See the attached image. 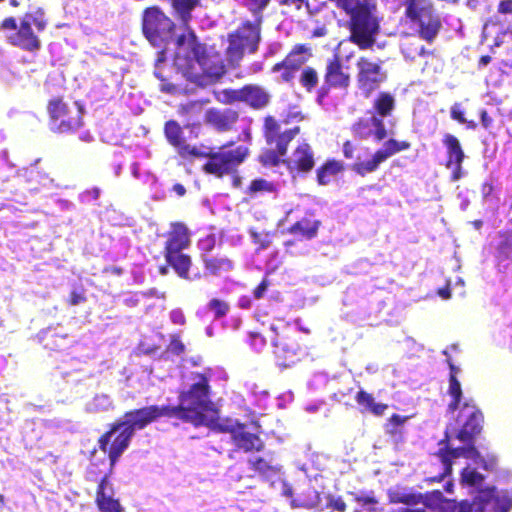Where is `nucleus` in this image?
<instances>
[{"label": "nucleus", "instance_id": "nucleus-1", "mask_svg": "<svg viewBox=\"0 0 512 512\" xmlns=\"http://www.w3.org/2000/svg\"><path fill=\"white\" fill-rule=\"evenodd\" d=\"M174 15L185 28L186 33L176 38L179 50L185 51L182 57L180 52L176 54L175 64L182 71L183 76L194 83H199L201 74L194 71L193 62H196L202 73L212 82L218 81L225 73L226 68L219 53H210L206 44L200 42L194 30L190 27L192 12L201 7V0H168Z\"/></svg>", "mask_w": 512, "mask_h": 512}, {"label": "nucleus", "instance_id": "nucleus-2", "mask_svg": "<svg viewBox=\"0 0 512 512\" xmlns=\"http://www.w3.org/2000/svg\"><path fill=\"white\" fill-rule=\"evenodd\" d=\"M193 383L188 389L178 392L177 405H150L155 421L161 417L177 419L183 423H190L194 427L207 424L206 412L211 409L210 373H191Z\"/></svg>", "mask_w": 512, "mask_h": 512}, {"label": "nucleus", "instance_id": "nucleus-3", "mask_svg": "<svg viewBox=\"0 0 512 512\" xmlns=\"http://www.w3.org/2000/svg\"><path fill=\"white\" fill-rule=\"evenodd\" d=\"M153 422L155 419L148 406L133 409L124 414L123 420L112 423L98 438V447L107 454L111 468L129 447L135 431L142 430Z\"/></svg>", "mask_w": 512, "mask_h": 512}, {"label": "nucleus", "instance_id": "nucleus-4", "mask_svg": "<svg viewBox=\"0 0 512 512\" xmlns=\"http://www.w3.org/2000/svg\"><path fill=\"white\" fill-rule=\"evenodd\" d=\"M312 57V48L309 44H295L286 56L271 67L272 73H279V82L292 85L296 74L301 70L300 85L306 92L311 93L319 83V76L312 66H303Z\"/></svg>", "mask_w": 512, "mask_h": 512}, {"label": "nucleus", "instance_id": "nucleus-5", "mask_svg": "<svg viewBox=\"0 0 512 512\" xmlns=\"http://www.w3.org/2000/svg\"><path fill=\"white\" fill-rule=\"evenodd\" d=\"M234 146V141H229L217 150L202 152V156L193 158H206L207 161L202 166L205 174L213 175L217 178H223L228 175L238 174L239 167L245 162L250 154L247 146Z\"/></svg>", "mask_w": 512, "mask_h": 512}, {"label": "nucleus", "instance_id": "nucleus-6", "mask_svg": "<svg viewBox=\"0 0 512 512\" xmlns=\"http://www.w3.org/2000/svg\"><path fill=\"white\" fill-rule=\"evenodd\" d=\"M46 110L50 129L58 134H74L84 126V108L75 102H67L63 96L48 100Z\"/></svg>", "mask_w": 512, "mask_h": 512}, {"label": "nucleus", "instance_id": "nucleus-7", "mask_svg": "<svg viewBox=\"0 0 512 512\" xmlns=\"http://www.w3.org/2000/svg\"><path fill=\"white\" fill-rule=\"evenodd\" d=\"M141 29L154 47H164L175 36L176 23L158 6H150L142 13Z\"/></svg>", "mask_w": 512, "mask_h": 512}, {"label": "nucleus", "instance_id": "nucleus-8", "mask_svg": "<svg viewBox=\"0 0 512 512\" xmlns=\"http://www.w3.org/2000/svg\"><path fill=\"white\" fill-rule=\"evenodd\" d=\"M448 411L457 412L455 423L458 426L455 437L464 443L475 442L481 434L484 426V414L473 399L459 400L457 408H450Z\"/></svg>", "mask_w": 512, "mask_h": 512}, {"label": "nucleus", "instance_id": "nucleus-9", "mask_svg": "<svg viewBox=\"0 0 512 512\" xmlns=\"http://www.w3.org/2000/svg\"><path fill=\"white\" fill-rule=\"evenodd\" d=\"M405 15L411 22L418 24V35L432 43L441 30L440 17L434 13L430 0H406Z\"/></svg>", "mask_w": 512, "mask_h": 512}, {"label": "nucleus", "instance_id": "nucleus-10", "mask_svg": "<svg viewBox=\"0 0 512 512\" xmlns=\"http://www.w3.org/2000/svg\"><path fill=\"white\" fill-rule=\"evenodd\" d=\"M261 16L254 22L246 20L228 35L227 55L231 60L239 61L244 54H253L258 50L261 40Z\"/></svg>", "mask_w": 512, "mask_h": 512}, {"label": "nucleus", "instance_id": "nucleus-11", "mask_svg": "<svg viewBox=\"0 0 512 512\" xmlns=\"http://www.w3.org/2000/svg\"><path fill=\"white\" fill-rule=\"evenodd\" d=\"M270 329L275 334L272 344L275 348L274 353L280 361L279 364L283 367L291 366L299 360L302 351L297 332L287 323L271 325Z\"/></svg>", "mask_w": 512, "mask_h": 512}, {"label": "nucleus", "instance_id": "nucleus-12", "mask_svg": "<svg viewBox=\"0 0 512 512\" xmlns=\"http://www.w3.org/2000/svg\"><path fill=\"white\" fill-rule=\"evenodd\" d=\"M411 143L407 140L399 141L395 138L387 139L381 148L377 149L370 159L366 161H360L357 158L351 165V170L361 177H365L368 174L376 172L380 165L387 159L394 156L402 151L409 150Z\"/></svg>", "mask_w": 512, "mask_h": 512}, {"label": "nucleus", "instance_id": "nucleus-13", "mask_svg": "<svg viewBox=\"0 0 512 512\" xmlns=\"http://www.w3.org/2000/svg\"><path fill=\"white\" fill-rule=\"evenodd\" d=\"M382 63L381 60L375 62L365 56L358 58L356 62L357 87L365 97H369L387 80V73L383 70Z\"/></svg>", "mask_w": 512, "mask_h": 512}, {"label": "nucleus", "instance_id": "nucleus-14", "mask_svg": "<svg viewBox=\"0 0 512 512\" xmlns=\"http://www.w3.org/2000/svg\"><path fill=\"white\" fill-rule=\"evenodd\" d=\"M299 126L282 127V123L272 115L263 118V137L266 144L279 150L280 153H287L289 144L300 133Z\"/></svg>", "mask_w": 512, "mask_h": 512}, {"label": "nucleus", "instance_id": "nucleus-15", "mask_svg": "<svg viewBox=\"0 0 512 512\" xmlns=\"http://www.w3.org/2000/svg\"><path fill=\"white\" fill-rule=\"evenodd\" d=\"M34 25L38 32H41L46 27V22L43 19L32 17L26 14L20 21L19 28L16 33L9 36V43L19 47L22 50L35 52L40 49L41 41L38 36L33 32L31 25Z\"/></svg>", "mask_w": 512, "mask_h": 512}, {"label": "nucleus", "instance_id": "nucleus-16", "mask_svg": "<svg viewBox=\"0 0 512 512\" xmlns=\"http://www.w3.org/2000/svg\"><path fill=\"white\" fill-rule=\"evenodd\" d=\"M350 74L345 70L339 55L335 54L326 60L324 84L318 90V101L326 97L330 89H347L350 85Z\"/></svg>", "mask_w": 512, "mask_h": 512}, {"label": "nucleus", "instance_id": "nucleus-17", "mask_svg": "<svg viewBox=\"0 0 512 512\" xmlns=\"http://www.w3.org/2000/svg\"><path fill=\"white\" fill-rule=\"evenodd\" d=\"M163 131L167 142L177 150L182 158L190 159L194 156H202L201 151L196 146L186 143L182 127L177 121H166Z\"/></svg>", "mask_w": 512, "mask_h": 512}, {"label": "nucleus", "instance_id": "nucleus-18", "mask_svg": "<svg viewBox=\"0 0 512 512\" xmlns=\"http://www.w3.org/2000/svg\"><path fill=\"white\" fill-rule=\"evenodd\" d=\"M239 118V112L232 108H210L205 113V123L220 133L233 130Z\"/></svg>", "mask_w": 512, "mask_h": 512}, {"label": "nucleus", "instance_id": "nucleus-19", "mask_svg": "<svg viewBox=\"0 0 512 512\" xmlns=\"http://www.w3.org/2000/svg\"><path fill=\"white\" fill-rule=\"evenodd\" d=\"M112 483L109 474H105L96 489L95 504L100 512H126L119 499L113 497Z\"/></svg>", "mask_w": 512, "mask_h": 512}, {"label": "nucleus", "instance_id": "nucleus-20", "mask_svg": "<svg viewBox=\"0 0 512 512\" xmlns=\"http://www.w3.org/2000/svg\"><path fill=\"white\" fill-rule=\"evenodd\" d=\"M231 439L238 450L245 453H259L265 449V442L258 433H251L244 423H238L236 430L231 431Z\"/></svg>", "mask_w": 512, "mask_h": 512}, {"label": "nucleus", "instance_id": "nucleus-21", "mask_svg": "<svg viewBox=\"0 0 512 512\" xmlns=\"http://www.w3.org/2000/svg\"><path fill=\"white\" fill-rule=\"evenodd\" d=\"M290 172L306 174L315 166L314 152L308 143L299 144L290 159H283Z\"/></svg>", "mask_w": 512, "mask_h": 512}, {"label": "nucleus", "instance_id": "nucleus-22", "mask_svg": "<svg viewBox=\"0 0 512 512\" xmlns=\"http://www.w3.org/2000/svg\"><path fill=\"white\" fill-rule=\"evenodd\" d=\"M190 243V232L187 226L182 222H174L166 234L163 254L183 252L190 246Z\"/></svg>", "mask_w": 512, "mask_h": 512}, {"label": "nucleus", "instance_id": "nucleus-23", "mask_svg": "<svg viewBox=\"0 0 512 512\" xmlns=\"http://www.w3.org/2000/svg\"><path fill=\"white\" fill-rule=\"evenodd\" d=\"M388 496L391 503L404 504L407 505V507L418 505L420 503L427 505L429 501L439 502L443 498L442 492L439 490L427 492L426 494L394 490L389 491Z\"/></svg>", "mask_w": 512, "mask_h": 512}, {"label": "nucleus", "instance_id": "nucleus-24", "mask_svg": "<svg viewBox=\"0 0 512 512\" xmlns=\"http://www.w3.org/2000/svg\"><path fill=\"white\" fill-rule=\"evenodd\" d=\"M321 221L315 219L313 214L306 215L287 228V233L298 240H312L317 237Z\"/></svg>", "mask_w": 512, "mask_h": 512}, {"label": "nucleus", "instance_id": "nucleus-25", "mask_svg": "<svg viewBox=\"0 0 512 512\" xmlns=\"http://www.w3.org/2000/svg\"><path fill=\"white\" fill-rule=\"evenodd\" d=\"M271 101L270 93L258 84L244 85L243 103L253 110L265 109Z\"/></svg>", "mask_w": 512, "mask_h": 512}, {"label": "nucleus", "instance_id": "nucleus-26", "mask_svg": "<svg viewBox=\"0 0 512 512\" xmlns=\"http://www.w3.org/2000/svg\"><path fill=\"white\" fill-rule=\"evenodd\" d=\"M165 261L171 267L176 275L184 280H191L190 270L193 265L192 258L189 254L183 252L165 253L163 254Z\"/></svg>", "mask_w": 512, "mask_h": 512}, {"label": "nucleus", "instance_id": "nucleus-27", "mask_svg": "<svg viewBox=\"0 0 512 512\" xmlns=\"http://www.w3.org/2000/svg\"><path fill=\"white\" fill-rule=\"evenodd\" d=\"M204 271L207 275L219 277L234 269V262L226 255H210L202 258Z\"/></svg>", "mask_w": 512, "mask_h": 512}, {"label": "nucleus", "instance_id": "nucleus-28", "mask_svg": "<svg viewBox=\"0 0 512 512\" xmlns=\"http://www.w3.org/2000/svg\"><path fill=\"white\" fill-rule=\"evenodd\" d=\"M442 143L446 148L447 159L445 166L451 168L453 163L463 162L465 153L462 149L459 139L452 134H445Z\"/></svg>", "mask_w": 512, "mask_h": 512}, {"label": "nucleus", "instance_id": "nucleus-29", "mask_svg": "<svg viewBox=\"0 0 512 512\" xmlns=\"http://www.w3.org/2000/svg\"><path fill=\"white\" fill-rule=\"evenodd\" d=\"M355 401L363 408L362 412H369L377 417L384 415L385 411L388 409L387 404L376 403L373 395L363 389L356 393Z\"/></svg>", "mask_w": 512, "mask_h": 512}, {"label": "nucleus", "instance_id": "nucleus-30", "mask_svg": "<svg viewBox=\"0 0 512 512\" xmlns=\"http://www.w3.org/2000/svg\"><path fill=\"white\" fill-rule=\"evenodd\" d=\"M448 365L450 368V373L448 378L447 394L451 398L449 402V407L454 409L458 407L459 400H463V390L461 383L457 378L459 368L456 367L451 360H448Z\"/></svg>", "mask_w": 512, "mask_h": 512}, {"label": "nucleus", "instance_id": "nucleus-31", "mask_svg": "<svg viewBox=\"0 0 512 512\" xmlns=\"http://www.w3.org/2000/svg\"><path fill=\"white\" fill-rule=\"evenodd\" d=\"M248 465L253 472L265 479L277 476L281 471V467L279 465L272 464L270 460L260 456L250 458L248 460Z\"/></svg>", "mask_w": 512, "mask_h": 512}, {"label": "nucleus", "instance_id": "nucleus-32", "mask_svg": "<svg viewBox=\"0 0 512 512\" xmlns=\"http://www.w3.org/2000/svg\"><path fill=\"white\" fill-rule=\"evenodd\" d=\"M345 167L342 161L330 159L321 165L316 171L317 182L320 185H327L332 178L344 171Z\"/></svg>", "mask_w": 512, "mask_h": 512}, {"label": "nucleus", "instance_id": "nucleus-33", "mask_svg": "<svg viewBox=\"0 0 512 512\" xmlns=\"http://www.w3.org/2000/svg\"><path fill=\"white\" fill-rule=\"evenodd\" d=\"M173 73L178 74L173 66L154 70V76L160 81L159 90L167 94H176L180 91L179 85L174 82Z\"/></svg>", "mask_w": 512, "mask_h": 512}, {"label": "nucleus", "instance_id": "nucleus-34", "mask_svg": "<svg viewBox=\"0 0 512 512\" xmlns=\"http://www.w3.org/2000/svg\"><path fill=\"white\" fill-rule=\"evenodd\" d=\"M396 107V101L389 92H380L373 101L375 115L380 117H389Z\"/></svg>", "mask_w": 512, "mask_h": 512}, {"label": "nucleus", "instance_id": "nucleus-35", "mask_svg": "<svg viewBox=\"0 0 512 512\" xmlns=\"http://www.w3.org/2000/svg\"><path fill=\"white\" fill-rule=\"evenodd\" d=\"M200 112V105L194 101L180 104L177 107V114L182 118L185 128L193 127L196 124Z\"/></svg>", "mask_w": 512, "mask_h": 512}, {"label": "nucleus", "instance_id": "nucleus-36", "mask_svg": "<svg viewBox=\"0 0 512 512\" xmlns=\"http://www.w3.org/2000/svg\"><path fill=\"white\" fill-rule=\"evenodd\" d=\"M351 132L353 135L361 140H366L372 137L371 119L370 118H359L351 126Z\"/></svg>", "mask_w": 512, "mask_h": 512}, {"label": "nucleus", "instance_id": "nucleus-37", "mask_svg": "<svg viewBox=\"0 0 512 512\" xmlns=\"http://www.w3.org/2000/svg\"><path fill=\"white\" fill-rule=\"evenodd\" d=\"M307 495L309 499H292L291 507L292 508H306L313 509L318 508L320 506V494L315 489H309L307 491Z\"/></svg>", "mask_w": 512, "mask_h": 512}, {"label": "nucleus", "instance_id": "nucleus-38", "mask_svg": "<svg viewBox=\"0 0 512 512\" xmlns=\"http://www.w3.org/2000/svg\"><path fill=\"white\" fill-rule=\"evenodd\" d=\"M266 149L259 155V162L263 166H278L283 160L282 157L286 156L287 153H280L278 149Z\"/></svg>", "mask_w": 512, "mask_h": 512}, {"label": "nucleus", "instance_id": "nucleus-39", "mask_svg": "<svg viewBox=\"0 0 512 512\" xmlns=\"http://www.w3.org/2000/svg\"><path fill=\"white\" fill-rule=\"evenodd\" d=\"M492 502V512H510L512 510V496L508 492L495 495Z\"/></svg>", "mask_w": 512, "mask_h": 512}, {"label": "nucleus", "instance_id": "nucleus-40", "mask_svg": "<svg viewBox=\"0 0 512 512\" xmlns=\"http://www.w3.org/2000/svg\"><path fill=\"white\" fill-rule=\"evenodd\" d=\"M409 419V416H401L399 414H392L385 424V431L391 436L401 435L402 426Z\"/></svg>", "mask_w": 512, "mask_h": 512}, {"label": "nucleus", "instance_id": "nucleus-41", "mask_svg": "<svg viewBox=\"0 0 512 512\" xmlns=\"http://www.w3.org/2000/svg\"><path fill=\"white\" fill-rule=\"evenodd\" d=\"M275 191V185L263 178L254 179L247 187V194L254 196L258 193H271Z\"/></svg>", "mask_w": 512, "mask_h": 512}, {"label": "nucleus", "instance_id": "nucleus-42", "mask_svg": "<svg viewBox=\"0 0 512 512\" xmlns=\"http://www.w3.org/2000/svg\"><path fill=\"white\" fill-rule=\"evenodd\" d=\"M207 308L209 311L213 313L215 319H221L228 314L230 310V305L225 300L219 298H212L208 302Z\"/></svg>", "mask_w": 512, "mask_h": 512}, {"label": "nucleus", "instance_id": "nucleus-43", "mask_svg": "<svg viewBox=\"0 0 512 512\" xmlns=\"http://www.w3.org/2000/svg\"><path fill=\"white\" fill-rule=\"evenodd\" d=\"M217 244L216 236L214 234H208L198 240V249L200 252V259L212 255V251L215 249Z\"/></svg>", "mask_w": 512, "mask_h": 512}, {"label": "nucleus", "instance_id": "nucleus-44", "mask_svg": "<svg viewBox=\"0 0 512 512\" xmlns=\"http://www.w3.org/2000/svg\"><path fill=\"white\" fill-rule=\"evenodd\" d=\"M384 117L373 115L371 119L372 137L376 141H382L387 137V129L383 120Z\"/></svg>", "mask_w": 512, "mask_h": 512}, {"label": "nucleus", "instance_id": "nucleus-45", "mask_svg": "<svg viewBox=\"0 0 512 512\" xmlns=\"http://www.w3.org/2000/svg\"><path fill=\"white\" fill-rule=\"evenodd\" d=\"M223 99L221 100L224 104H234L237 102L243 103L244 97V86L239 89L227 88L221 91Z\"/></svg>", "mask_w": 512, "mask_h": 512}, {"label": "nucleus", "instance_id": "nucleus-46", "mask_svg": "<svg viewBox=\"0 0 512 512\" xmlns=\"http://www.w3.org/2000/svg\"><path fill=\"white\" fill-rule=\"evenodd\" d=\"M167 352L175 356H179L185 352V345L178 334L171 336L170 342L167 346Z\"/></svg>", "mask_w": 512, "mask_h": 512}, {"label": "nucleus", "instance_id": "nucleus-47", "mask_svg": "<svg viewBox=\"0 0 512 512\" xmlns=\"http://www.w3.org/2000/svg\"><path fill=\"white\" fill-rule=\"evenodd\" d=\"M355 502L363 507H368L369 512H378L379 510L375 507L378 504V500L373 495H355Z\"/></svg>", "mask_w": 512, "mask_h": 512}, {"label": "nucleus", "instance_id": "nucleus-48", "mask_svg": "<svg viewBox=\"0 0 512 512\" xmlns=\"http://www.w3.org/2000/svg\"><path fill=\"white\" fill-rule=\"evenodd\" d=\"M87 301V297L85 295V290L81 288L80 290H72L67 299V304L69 306H76L81 303Z\"/></svg>", "mask_w": 512, "mask_h": 512}, {"label": "nucleus", "instance_id": "nucleus-49", "mask_svg": "<svg viewBox=\"0 0 512 512\" xmlns=\"http://www.w3.org/2000/svg\"><path fill=\"white\" fill-rule=\"evenodd\" d=\"M437 455L440 457V460L443 464V471L450 475L452 473L453 458L444 447L439 449Z\"/></svg>", "mask_w": 512, "mask_h": 512}, {"label": "nucleus", "instance_id": "nucleus-50", "mask_svg": "<svg viewBox=\"0 0 512 512\" xmlns=\"http://www.w3.org/2000/svg\"><path fill=\"white\" fill-rule=\"evenodd\" d=\"M449 439H450V436H449L448 432L446 431L445 435H444V439L441 440V444H443V443L445 444L444 448L451 455V457L453 459H456L459 457H464V455H466L465 447L450 448L449 447Z\"/></svg>", "mask_w": 512, "mask_h": 512}, {"label": "nucleus", "instance_id": "nucleus-51", "mask_svg": "<svg viewBox=\"0 0 512 512\" xmlns=\"http://www.w3.org/2000/svg\"><path fill=\"white\" fill-rule=\"evenodd\" d=\"M248 9L254 14H261L271 0H246Z\"/></svg>", "mask_w": 512, "mask_h": 512}, {"label": "nucleus", "instance_id": "nucleus-52", "mask_svg": "<svg viewBox=\"0 0 512 512\" xmlns=\"http://www.w3.org/2000/svg\"><path fill=\"white\" fill-rule=\"evenodd\" d=\"M501 241L498 244V250L506 252L512 249V231H504L500 233Z\"/></svg>", "mask_w": 512, "mask_h": 512}, {"label": "nucleus", "instance_id": "nucleus-53", "mask_svg": "<svg viewBox=\"0 0 512 512\" xmlns=\"http://www.w3.org/2000/svg\"><path fill=\"white\" fill-rule=\"evenodd\" d=\"M464 115H465V112L460 103H454L451 106L450 116L453 120H455L461 124H464V123H466V118Z\"/></svg>", "mask_w": 512, "mask_h": 512}, {"label": "nucleus", "instance_id": "nucleus-54", "mask_svg": "<svg viewBox=\"0 0 512 512\" xmlns=\"http://www.w3.org/2000/svg\"><path fill=\"white\" fill-rule=\"evenodd\" d=\"M270 285L271 282L267 277H264L262 281L253 289V297L257 300L263 298Z\"/></svg>", "mask_w": 512, "mask_h": 512}, {"label": "nucleus", "instance_id": "nucleus-55", "mask_svg": "<svg viewBox=\"0 0 512 512\" xmlns=\"http://www.w3.org/2000/svg\"><path fill=\"white\" fill-rule=\"evenodd\" d=\"M251 237L253 239V242L258 245L259 249H266L271 244V240L269 238L268 233L265 235V237H262L260 233L251 232Z\"/></svg>", "mask_w": 512, "mask_h": 512}, {"label": "nucleus", "instance_id": "nucleus-56", "mask_svg": "<svg viewBox=\"0 0 512 512\" xmlns=\"http://www.w3.org/2000/svg\"><path fill=\"white\" fill-rule=\"evenodd\" d=\"M357 150V145L350 140H347L343 143V156L346 159L352 160L355 158V152Z\"/></svg>", "mask_w": 512, "mask_h": 512}, {"label": "nucleus", "instance_id": "nucleus-57", "mask_svg": "<svg viewBox=\"0 0 512 512\" xmlns=\"http://www.w3.org/2000/svg\"><path fill=\"white\" fill-rule=\"evenodd\" d=\"M170 320L175 325H184L186 323V317L183 313V311L179 308L173 309L170 312Z\"/></svg>", "mask_w": 512, "mask_h": 512}, {"label": "nucleus", "instance_id": "nucleus-58", "mask_svg": "<svg viewBox=\"0 0 512 512\" xmlns=\"http://www.w3.org/2000/svg\"><path fill=\"white\" fill-rule=\"evenodd\" d=\"M166 46L160 47L161 50L157 53V58L155 59V70L165 69L169 65L166 64Z\"/></svg>", "mask_w": 512, "mask_h": 512}, {"label": "nucleus", "instance_id": "nucleus-59", "mask_svg": "<svg viewBox=\"0 0 512 512\" xmlns=\"http://www.w3.org/2000/svg\"><path fill=\"white\" fill-rule=\"evenodd\" d=\"M329 507H332L338 512H345L347 509V505L341 497L330 498Z\"/></svg>", "mask_w": 512, "mask_h": 512}, {"label": "nucleus", "instance_id": "nucleus-60", "mask_svg": "<svg viewBox=\"0 0 512 512\" xmlns=\"http://www.w3.org/2000/svg\"><path fill=\"white\" fill-rule=\"evenodd\" d=\"M480 120L482 126L486 130H490L493 127L494 119L488 114V112L485 109H482L480 111Z\"/></svg>", "mask_w": 512, "mask_h": 512}, {"label": "nucleus", "instance_id": "nucleus-61", "mask_svg": "<svg viewBox=\"0 0 512 512\" xmlns=\"http://www.w3.org/2000/svg\"><path fill=\"white\" fill-rule=\"evenodd\" d=\"M463 480L470 485L476 484L478 479H481V476L475 470L465 471L462 473Z\"/></svg>", "mask_w": 512, "mask_h": 512}, {"label": "nucleus", "instance_id": "nucleus-62", "mask_svg": "<svg viewBox=\"0 0 512 512\" xmlns=\"http://www.w3.org/2000/svg\"><path fill=\"white\" fill-rule=\"evenodd\" d=\"M497 11L500 14H512V0H501L498 4Z\"/></svg>", "mask_w": 512, "mask_h": 512}, {"label": "nucleus", "instance_id": "nucleus-63", "mask_svg": "<svg viewBox=\"0 0 512 512\" xmlns=\"http://www.w3.org/2000/svg\"><path fill=\"white\" fill-rule=\"evenodd\" d=\"M250 338H251V345L254 346L255 348H261L262 346L265 345V339L260 333L251 332Z\"/></svg>", "mask_w": 512, "mask_h": 512}, {"label": "nucleus", "instance_id": "nucleus-64", "mask_svg": "<svg viewBox=\"0 0 512 512\" xmlns=\"http://www.w3.org/2000/svg\"><path fill=\"white\" fill-rule=\"evenodd\" d=\"M0 28L2 30H16L17 29V23H16V20L15 18L13 17H7L5 18L1 24H0Z\"/></svg>", "mask_w": 512, "mask_h": 512}]
</instances>
